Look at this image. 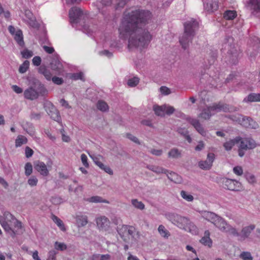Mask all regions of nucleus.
<instances>
[{"mask_svg":"<svg viewBox=\"0 0 260 260\" xmlns=\"http://www.w3.org/2000/svg\"><path fill=\"white\" fill-rule=\"evenodd\" d=\"M151 17L149 11L139 9H129L124 13L118 27V34L120 39L128 40V49L142 50L147 47L152 36L143 26Z\"/></svg>","mask_w":260,"mask_h":260,"instance_id":"1","label":"nucleus"},{"mask_svg":"<svg viewBox=\"0 0 260 260\" xmlns=\"http://www.w3.org/2000/svg\"><path fill=\"white\" fill-rule=\"evenodd\" d=\"M184 25V32L180 38V43L182 47L186 49L194 35L195 31L198 28L199 23L194 19L191 18L186 22Z\"/></svg>","mask_w":260,"mask_h":260,"instance_id":"2","label":"nucleus"},{"mask_svg":"<svg viewBox=\"0 0 260 260\" xmlns=\"http://www.w3.org/2000/svg\"><path fill=\"white\" fill-rule=\"evenodd\" d=\"M233 110L230 108L227 105H223L220 103L215 104L203 109L200 114V117L204 119H208L212 115L218 112L221 111L231 112Z\"/></svg>","mask_w":260,"mask_h":260,"instance_id":"3","label":"nucleus"},{"mask_svg":"<svg viewBox=\"0 0 260 260\" xmlns=\"http://www.w3.org/2000/svg\"><path fill=\"white\" fill-rule=\"evenodd\" d=\"M165 218L173 224L178 228L183 230L185 225L188 222V218L181 216L173 212H166L164 214Z\"/></svg>","mask_w":260,"mask_h":260,"instance_id":"4","label":"nucleus"},{"mask_svg":"<svg viewBox=\"0 0 260 260\" xmlns=\"http://www.w3.org/2000/svg\"><path fill=\"white\" fill-rule=\"evenodd\" d=\"M136 232L135 228L132 226L122 225L118 228V232L121 237L126 242H128Z\"/></svg>","mask_w":260,"mask_h":260,"instance_id":"5","label":"nucleus"},{"mask_svg":"<svg viewBox=\"0 0 260 260\" xmlns=\"http://www.w3.org/2000/svg\"><path fill=\"white\" fill-rule=\"evenodd\" d=\"M69 14L71 23L72 24L80 23V20L84 19L86 17L83 11L78 7L72 8Z\"/></svg>","mask_w":260,"mask_h":260,"instance_id":"6","label":"nucleus"},{"mask_svg":"<svg viewBox=\"0 0 260 260\" xmlns=\"http://www.w3.org/2000/svg\"><path fill=\"white\" fill-rule=\"evenodd\" d=\"M9 226L10 230H5V231L12 237L22 233L23 229L22 224L21 222L18 220L16 217Z\"/></svg>","mask_w":260,"mask_h":260,"instance_id":"7","label":"nucleus"},{"mask_svg":"<svg viewBox=\"0 0 260 260\" xmlns=\"http://www.w3.org/2000/svg\"><path fill=\"white\" fill-rule=\"evenodd\" d=\"M233 120L238 121L243 126L255 129L258 127V124L251 118L246 117L241 115H238Z\"/></svg>","mask_w":260,"mask_h":260,"instance_id":"8","label":"nucleus"},{"mask_svg":"<svg viewBox=\"0 0 260 260\" xmlns=\"http://www.w3.org/2000/svg\"><path fill=\"white\" fill-rule=\"evenodd\" d=\"M222 182L224 188L232 191H240L242 188L241 183L236 180L223 178Z\"/></svg>","mask_w":260,"mask_h":260,"instance_id":"9","label":"nucleus"},{"mask_svg":"<svg viewBox=\"0 0 260 260\" xmlns=\"http://www.w3.org/2000/svg\"><path fill=\"white\" fill-rule=\"evenodd\" d=\"M15 218L14 216L8 211H5L0 215V224L4 231L10 230L9 225Z\"/></svg>","mask_w":260,"mask_h":260,"instance_id":"10","label":"nucleus"},{"mask_svg":"<svg viewBox=\"0 0 260 260\" xmlns=\"http://www.w3.org/2000/svg\"><path fill=\"white\" fill-rule=\"evenodd\" d=\"M52 162H50V165L49 164L46 165L41 161H37L34 163V167L41 175L46 177L49 174V168L51 167Z\"/></svg>","mask_w":260,"mask_h":260,"instance_id":"11","label":"nucleus"},{"mask_svg":"<svg viewBox=\"0 0 260 260\" xmlns=\"http://www.w3.org/2000/svg\"><path fill=\"white\" fill-rule=\"evenodd\" d=\"M95 222L98 229L102 231H106L109 230L110 221L105 216H99L96 217Z\"/></svg>","mask_w":260,"mask_h":260,"instance_id":"12","label":"nucleus"},{"mask_svg":"<svg viewBox=\"0 0 260 260\" xmlns=\"http://www.w3.org/2000/svg\"><path fill=\"white\" fill-rule=\"evenodd\" d=\"M240 144L239 147L244 150L254 148L256 144L255 141L250 138H241L239 137Z\"/></svg>","mask_w":260,"mask_h":260,"instance_id":"13","label":"nucleus"},{"mask_svg":"<svg viewBox=\"0 0 260 260\" xmlns=\"http://www.w3.org/2000/svg\"><path fill=\"white\" fill-rule=\"evenodd\" d=\"M246 7L252 14H257L260 13V0H248Z\"/></svg>","mask_w":260,"mask_h":260,"instance_id":"14","label":"nucleus"},{"mask_svg":"<svg viewBox=\"0 0 260 260\" xmlns=\"http://www.w3.org/2000/svg\"><path fill=\"white\" fill-rule=\"evenodd\" d=\"M23 20L26 22L30 27L37 28L39 26V24L36 21V19L29 10H26L24 12V17L23 18Z\"/></svg>","mask_w":260,"mask_h":260,"instance_id":"15","label":"nucleus"},{"mask_svg":"<svg viewBox=\"0 0 260 260\" xmlns=\"http://www.w3.org/2000/svg\"><path fill=\"white\" fill-rule=\"evenodd\" d=\"M215 159V155L213 153H209L207 159L205 161H201L199 162V167L202 169L209 170L212 166Z\"/></svg>","mask_w":260,"mask_h":260,"instance_id":"16","label":"nucleus"},{"mask_svg":"<svg viewBox=\"0 0 260 260\" xmlns=\"http://www.w3.org/2000/svg\"><path fill=\"white\" fill-rule=\"evenodd\" d=\"M111 4L112 0H98L95 5L99 11L104 15L108 7L110 6Z\"/></svg>","mask_w":260,"mask_h":260,"instance_id":"17","label":"nucleus"},{"mask_svg":"<svg viewBox=\"0 0 260 260\" xmlns=\"http://www.w3.org/2000/svg\"><path fill=\"white\" fill-rule=\"evenodd\" d=\"M204 8L209 12H213L218 8V0H206L204 2Z\"/></svg>","mask_w":260,"mask_h":260,"instance_id":"18","label":"nucleus"},{"mask_svg":"<svg viewBox=\"0 0 260 260\" xmlns=\"http://www.w3.org/2000/svg\"><path fill=\"white\" fill-rule=\"evenodd\" d=\"M24 96L25 99L29 100L37 99L39 95V92L32 87H28L24 91Z\"/></svg>","mask_w":260,"mask_h":260,"instance_id":"19","label":"nucleus"},{"mask_svg":"<svg viewBox=\"0 0 260 260\" xmlns=\"http://www.w3.org/2000/svg\"><path fill=\"white\" fill-rule=\"evenodd\" d=\"M51 68L53 71H54L56 73L60 74L63 72L62 64L58 59L57 55L55 56V58L50 63Z\"/></svg>","mask_w":260,"mask_h":260,"instance_id":"20","label":"nucleus"},{"mask_svg":"<svg viewBox=\"0 0 260 260\" xmlns=\"http://www.w3.org/2000/svg\"><path fill=\"white\" fill-rule=\"evenodd\" d=\"M200 213L203 218L213 224L218 216L213 212L207 211H200Z\"/></svg>","mask_w":260,"mask_h":260,"instance_id":"21","label":"nucleus"},{"mask_svg":"<svg viewBox=\"0 0 260 260\" xmlns=\"http://www.w3.org/2000/svg\"><path fill=\"white\" fill-rule=\"evenodd\" d=\"M76 224L78 228L85 226L88 222L87 215L80 213L76 215Z\"/></svg>","mask_w":260,"mask_h":260,"instance_id":"22","label":"nucleus"},{"mask_svg":"<svg viewBox=\"0 0 260 260\" xmlns=\"http://www.w3.org/2000/svg\"><path fill=\"white\" fill-rule=\"evenodd\" d=\"M183 230L191 233L192 235H197L199 233V229L196 224L189 218L186 224L185 225Z\"/></svg>","mask_w":260,"mask_h":260,"instance_id":"23","label":"nucleus"},{"mask_svg":"<svg viewBox=\"0 0 260 260\" xmlns=\"http://www.w3.org/2000/svg\"><path fill=\"white\" fill-rule=\"evenodd\" d=\"M213 224L220 231L224 232L229 225L226 221L219 216H218Z\"/></svg>","mask_w":260,"mask_h":260,"instance_id":"24","label":"nucleus"},{"mask_svg":"<svg viewBox=\"0 0 260 260\" xmlns=\"http://www.w3.org/2000/svg\"><path fill=\"white\" fill-rule=\"evenodd\" d=\"M93 160L95 164L98 166L101 170L104 171L106 173L109 175H113V172L112 170L108 166L102 163L97 157L93 158Z\"/></svg>","mask_w":260,"mask_h":260,"instance_id":"25","label":"nucleus"},{"mask_svg":"<svg viewBox=\"0 0 260 260\" xmlns=\"http://www.w3.org/2000/svg\"><path fill=\"white\" fill-rule=\"evenodd\" d=\"M48 106L50 107V110L47 113L50 116L51 118L55 121H59L60 119L59 113L58 110L50 103L48 104Z\"/></svg>","mask_w":260,"mask_h":260,"instance_id":"26","label":"nucleus"},{"mask_svg":"<svg viewBox=\"0 0 260 260\" xmlns=\"http://www.w3.org/2000/svg\"><path fill=\"white\" fill-rule=\"evenodd\" d=\"M166 175L169 179L176 183H181L182 182L181 177L174 172L168 171Z\"/></svg>","mask_w":260,"mask_h":260,"instance_id":"27","label":"nucleus"},{"mask_svg":"<svg viewBox=\"0 0 260 260\" xmlns=\"http://www.w3.org/2000/svg\"><path fill=\"white\" fill-rule=\"evenodd\" d=\"M210 232L209 231H206L204 233V236L200 240V242L204 245L210 247L212 246V241L210 238Z\"/></svg>","mask_w":260,"mask_h":260,"instance_id":"28","label":"nucleus"},{"mask_svg":"<svg viewBox=\"0 0 260 260\" xmlns=\"http://www.w3.org/2000/svg\"><path fill=\"white\" fill-rule=\"evenodd\" d=\"M191 124L194 126L196 130L203 136H206V132L197 119H192L190 121Z\"/></svg>","mask_w":260,"mask_h":260,"instance_id":"29","label":"nucleus"},{"mask_svg":"<svg viewBox=\"0 0 260 260\" xmlns=\"http://www.w3.org/2000/svg\"><path fill=\"white\" fill-rule=\"evenodd\" d=\"M147 168L157 174H165L168 172V170L165 168L157 166H148Z\"/></svg>","mask_w":260,"mask_h":260,"instance_id":"30","label":"nucleus"},{"mask_svg":"<svg viewBox=\"0 0 260 260\" xmlns=\"http://www.w3.org/2000/svg\"><path fill=\"white\" fill-rule=\"evenodd\" d=\"M157 231L160 236L165 239H168L171 235L170 232L162 224L158 226Z\"/></svg>","mask_w":260,"mask_h":260,"instance_id":"31","label":"nucleus"},{"mask_svg":"<svg viewBox=\"0 0 260 260\" xmlns=\"http://www.w3.org/2000/svg\"><path fill=\"white\" fill-rule=\"evenodd\" d=\"M239 137H237L234 139L230 140L229 141H226L223 144V147L227 151H229L232 149L234 146L236 144L239 143Z\"/></svg>","mask_w":260,"mask_h":260,"instance_id":"32","label":"nucleus"},{"mask_svg":"<svg viewBox=\"0 0 260 260\" xmlns=\"http://www.w3.org/2000/svg\"><path fill=\"white\" fill-rule=\"evenodd\" d=\"M13 36H14L15 40L17 42L18 44L20 46H23L24 42L23 41L22 31L20 29L16 30L15 34Z\"/></svg>","mask_w":260,"mask_h":260,"instance_id":"33","label":"nucleus"},{"mask_svg":"<svg viewBox=\"0 0 260 260\" xmlns=\"http://www.w3.org/2000/svg\"><path fill=\"white\" fill-rule=\"evenodd\" d=\"M255 229V225L250 224L249 225L245 226L241 231V235L244 238H247L251 233V232Z\"/></svg>","mask_w":260,"mask_h":260,"instance_id":"34","label":"nucleus"},{"mask_svg":"<svg viewBox=\"0 0 260 260\" xmlns=\"http://www.w3.org/2000/svg\"><path fill=\"white\" fill-rule=\"evenodd\" d=\"M260 101L259 93H251L244 99V102H256Z\"/></svg>","mask_w":260,"mask_h":260,"instance_id":"35","label":"nucleus"},{"mask_svg":"<svg viewBox=\"0 0 260 260\" xmlns=\"http://www.w3.org/2000/svg\"><path fill=\"white\" fill-rule=\"evenodd\" d=\"M131 202L132 206L137 209L143 210L145 208L144 204L142 202L139 201L137 199H132Z\"/></svg>","mask_w":260,"mask_h":260,"instance_id":"36","label":"nucleus"},{"mask_svg":"<svg viewBox=\"0 0 260 260\" xmlns=\"http://www.w3.org/2000/svg\"><path fill=\"white\" fill-rule=\"evenodd\" d=\"M52 219L56 224L61 231L63 232L66 231L65 225L63 221L60 219L55 215H52Z\"/></svg>","mask_w":260,"mask_h":260,"instance_id":"37","label":"nucleus"},{"mask_svg":"<svg viewBox=\"0 0 260 260\" xmlns=\"http://www.w3.org/2000/svg\"><path fill=\"white\" fill-rule=\"evenodd\" d=\"M165 106L164 105L159 106L157 105H154L153 106V110L155 114L157 116H164L165 115Z\"/></svg>","mask_w":260,"mask_h":260,"instance_id":"38","label":"nucleus"},{"mask_svg":"<svg viewBox=\"0 0 260 260\" xmlns=\"http://www.w3.org/2000/svg\"><path fill=\"white\" fill-rule=\"evenodd\" d=\"M181 156V152L177 148L172 149L168 153L169 157L178 158Z\"/></svg>","mask_w":260,"mask_h":260,"instance_id":"39","label":"nucleus"},{"mask_svg":"<svg viewBox=\"0 0 260 260\" xmlns=\"http://www.w3.org/2000/svg\"><path fill=\"white\" fill-rule=\"evenodd\" d=\"M237 16V12L234 10H227L223 14V17L226 20H233Z\"/></svg>","mask_w":260,"mask_h":260,"instance_id":"40","label":"nucleus"},{"mask_svg":"<svg viewBox=\"0 0 260 260\" xmlns=\"http://www.w3.org/2000/svg\"><path fill=\"white\" fill-rule=\"evenodd\" d=\"M26 138L22 135H19L15 140V146L16 147H20L23 144L27 143Z\"/></svg>","mask_w":260,"mask_h":260,"instance_id":"41","label":"nucleus"},{"mask_svg":"<svg viewBox=\"0 0 260 260\" xmlns=\"http://www.w3.org/2000/svg\"><path fill=\"white\" fill-rule=\"evenodd\" d=\"M180 196L187 202H192L194 200L193 197L190 193L184 190L181 191Z\"/></svg>","mask_w":260,"mask_h":260,"instance_id":"42","label":"nucleus"},{"mask_svg":"<svg viewBox=\"0 0 260 260\" xmlns=\"http://www.w3.org/2000/svg\"><path fill=\"white\" fill-rule=\"evenodd\" d=\"M88 201L91 203H104L109 204V202L108 200L103 199L101 197L99 196L92 197L90 198Z\"/></svg>","mask_w":260,"mask_h":260,"instance_id":"43","label":"nucleus"},{"mask_svg":"<svg viewBox=\"0 0 260 260\" xmlns=\"http://www.w3.org/2000/svg\"><path fill=\"white\" fill-rule=\"evenodd\" d=\"M39 72L43 74L46 79L48 80H50L52 78V74L49 71H48L45 67H40L39 68Z\"/></svg>","mask_w":260,"mask_h":260,"instance_id":"44","label":"nucleus"},{"mask_svg":"<svg viewBox=\"0 0 260 260\" xmlns=\"http://www.w3.org/2000/svg\"><path fill=\"white\" fill-rule=\"evenodd\" d=\"M29 62L28 60L24 61L19 68V72L21 74L25 73L29 68Z\"/></svg>","mask_w":260,"mask_h":260,"instance_id":"45","label":"nucleus"},{"mask_svg":"<svg viewBox=\"0 0 260 260\" xmlns=\"http://www.w3.org/2000/svg\"><path fill=\"white\" fill-rule=\"evenodd\" d=\"M224 232L229 233V234L233 235L234 236H238L239 235V233L238 230L235 228L231 226L229 224Z\"/></svg>","mask_w":260,"mask_h":260,"instance_id":"46","label":"nucleus"},{"mask_svg":"<svg viewBox=\"0 0 260 260\" xmlns=\"http://www.w3.org/2000/svg\"><path fill=\"white\" fill-rule=\"evenodd\" d=\"M109 45L111 48L120 49L122 47L123 43L120 40L112 41Z\"/></svg>","mask_w":260,"mask_h":260,"instance_id":"47","label":"nucleus"},{"mask_svg":"<svg viewBox=\"0 0 260 260\" xmlns=\"http://www.w3.org/2000/svg\"><path fill=\"white\" fill-rule=\"evenodd\" d=\"M97 108L99 110L105 112L108 110V106L106 103L104 101H100L97 103Z\"/></svg>","mask_w":260,"mask_h":260,"instance_id":"48","label":"nucleus"},{"mask_svg":"<svg viewBox=\"0 0 260 260\" xmlns=\"http://www.w3.org/2000/svg\"><path fill=\"white\" fill-rule=\"evenodd\" d=\"M139 82V79L138 77H134L129 79L127 82V85L131 87H135Z\"/></svg>","mask_w":260,"mask_h":260,"instance_id":"49","label":"nucleus"},{"mask_svg":"<svg viewBox=\"0 0 260 260\" xmlns=\"http://www.w3.org/2000/svg\"><path fill=\"white\" fill-rule=\"evenodd\" d=\"M246 179L249 183L251 184H254L256 183V179L255 176L252 174L247 173L245 175Z\"/></svg>","mask_w":260,"mask_h":260,"instance_id":"50","label":"nucleus"},{"mask_svg":"<svg viewBox=\"0 0 260 260\" xmlns=\"http://www.w3.org/2000/svg\"><path fill=\"white\" fill-rule=\"evenodd\" d=\"M239 257L243 260H253V257L249 252L244 251L241 253Z\"/></svg>","mask_w":260,"mask_h":260,"instance_id":"51","label":"nucleus"},{"mask_svg":"<svg viewBox=\"0 0 260 260\" xmlns=\"http://www.w3.org/2000/svg\"><path fill=\"white\" fill-rule=\"evenodd\" d=\"M54 247L56 250L63 251L67 249V246L64 243L55 242L54 243Z\"/></svg>","mask_w":260,"mask_h":260,"instance_id":"52","label":"nucleus"},{"mask_svg":"<svg viewBox=\"0 0 260 260\" xmlns=\"http://www.w3.org/2000/svg\"><path fill=\"white\" fill-rule=\"evenodd\" d=\"M22 57L24 58H29L32 56L34 55L33 52L27 49H25L21 52Z\"/></svg>","mask_w":260,"mask_h":260,"instance_id":"53","label":"nucleus"},{"mask_svg":"<svg viewBox=\"0 0 260 260\" xmlns=\"http://www.w3.org/2000/svg\"><path fill=\"white\" fill-rule=\"evenodd\" d=\"M38 180L36 176H32L30 177L27 180L28 184L31 186H36L37 185Z\"/></svg>","mask_w":260,"mask_h":260,"instance_id":"54","label":"nucleus"},{"mask_svg":"<svg viewBox=\"0 0 260 260\" xmlns=\"http://www.w3.org/2000/svg\"><path fill=\"white\" fill-rule=\"evenodd\" d=\"M25 174L26 176H29L32 172V166L30 162H27L24 167Z\"/></svg>","mask_w":260,"mask_h":260,"instance_id":"55","label":"nucleus"},{"mask_svg":"<svg viewBox=\"0 0 260 260\" xmlns=\"http://www.w3.org/2000/svg\"><path fill=\"white\" fill-rule=\"evenodd\" d=\"M57 252L55 250H51L48 253L46 260H56Z\"/></svg>","mask_w":260,"mask_h":260,"instance_id":"56","label":"nucleus"},{"mask_svg":"<svg viewBox=\"0 0 260 260\" xmlns=\"http://www.w3.org/2000/svg\"><path fill=\"white\" fill-rule=\"evenodd\" d=\"M83 74L82 73H74L70 74L69 77L74 80L81 79L83 80Z\"/></svg>","mask_w":260,"mask_h":260,"instance_id":"57","label":"nucleus"},{"mask_svg":"<svg viewBox=\"0 0 260 260\" xmlns=\"http://www.w3.org/2000/svg\"><path fill=\"white\" fill-rule=\"evenodd\" d=\"M205 144L203 141H199L198 144L195 147L194 149L196 151H201L204 149Z\"/></svg>","mask_w":260,"mask_h":260,"instance_id":"58","label":"nucleus"},{"mask_svg":"<svg viewBox=\"0 0 260 260\" xmlns=\"http://www.w3.org/2000/svg\"><path fill=\"white\" fill-rule=\"evenodd\" d=\"M233 172L237 176H241L243 173V170L241 167L236 166L233 168Z\"/></svg>","mask_w":260,"mask_h":260,"instance_id":"59","label":"nucleus"},{"mask_svg":"<svg viewBox=\"0 0 260 260\" xmlns=\"http://www.w3.org/2000/svg\"><path fill=\"white\" fill-rule=\"evenodd\" d=\"M81 159L84 166L86 168H88L89 167V164L87 161L88 158L87 156L85 154H82L81 155Z\"/></svg>","mask_w":260,"mask_h":260,"instance_id":"60","label":"nucleus"},{"mask_svg":"<svg viewBox=\"0 0 260 260\" xmlns=\"http://www.w3.org/2000/svg\"><path fill=\"white\" fill-rule=\"evenodd\" d=\"M165 106V114L171 115L175 111L174 107L170 106L164 105Z\"/></svg>","mask_w":260,"mask_h":260,"instance_id":"61","label":"nucleus"},{"mask_svg":"<svg viewBox=\"0 0 260 260\" xmlns=\"http://www.w3.org/2000/svg\"><path fill=\"white\" fill-rule=\"evenodd\" d=\"M32 64L35 66H39L41 63V58L40 56H35L32 59Z\"/></svg>","mask_w":260,"mask_h":260,"instance_id":"62","label":"nucleus"},{"mask_svg":"<svg viewBox=\"0 0 260 260\" xmlns=\"http://www.w3.org/2000/svg\"><path fill=\"white\" fill-rule=\"evenodd\" d=\"M126 137L128 139H129V140H131V141H132L133 142H134V143H135L136 144H140V143L137 137H136L135 136H133V135H132L131 134H127Z\"/></svg>","mask_w":260,"mask_h":260,"instance_id":"63","label":"nucleus"},{"mask_svg":"<svg viewBox=\"0 0 260 260\" xmlns=\"http://www.w3.org/2000/svg\"><path fill=\"white\" fill-rule=\"evenodd\" d=\"M53 82L57 85H60L63 83V79L61 78L53 77L51 78Z\"/></svg>","mask_w":260,"mask_h":260,"instance_id":"64","label":"nucleus"}]
</instances>
